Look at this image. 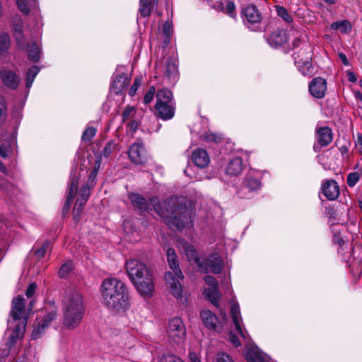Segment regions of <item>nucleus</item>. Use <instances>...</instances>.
I'll use <instances>...</instances> for the list:
<instances>
[{"label":"nucleus","instance_id":"1","mask_svg":"<svg viewBox=\"0 0 362 362\" xmlns=\"http://www.w3.org/2000/svg\"><path fill=\"white\" fill-rule=\"evenodd\" d=\"M139 213L153 209L165 223L173 230L179 231L193 228L194 209L192 205H134Z\"/></svg>","mask_w":362,"mask_h":362},{"label":"nucleus","instance_id":"2","mask_svg":"<svg viewBox=\"0 0 362 362\" xmlns=\"http://www.w3.org/2000/svg\"><path fill=\"white\" fill-rule=\"evenodd\" d=\"M103 303L109 310L119 314L124 313L129 306V293L126 285L115 278L105 279L100 288Z\"/></svg>","mask_w":362,"mask_h":362},{"label":"nucleus","instance_id":"3","mask_svg":"<svg viewBox=\"0 0 362 362\" xmlns=\"http://www.w3.org/2000/svg\"><path fill=\"white\" fill-rule=\"evenodd\" d=\"M126 270L137 291L144 298H151L154 291L153 274L147 266L137 260L126 262Z\"/></svg>","mask_w":362,"mask_h":362},{"label":"nucleus","instance_id":"4","mask_svg":"<svg viewBox=\"0 0 362 362\" xmlns=\"http://www.w3.org/2000/svg\"><path fill=\"white\" fill-rule=\"evenodd\" d=\"M63 326L72 330L81 322L84 315V305L80 293L70 289L64 300Z\"/></svg>","mask_w":362,"mask_h":362},{"label":"nucleus","instance_id":"5","mask_svg":"<svg viewBox=\"0 0 362 362\" xmlns=\"http://www.w3.org/2000/svg\"><path fill=\"white\" fill-rule=\"evenodd\" d=\"M166 256L169 267L173 272H167L165 274V279L173 296L179 298L182 296V289L178 279H182L184 276L179 267L175 250L172 247L168 248Z\"/></svg>","mask_w":362,"mask_h":362},{"label":"nucleus","instance_id":"6","mask_svg":"<svg viewBox=\"0 0 362 362\" xmlns=\"http://www.w3.org/2000/svg\"><path fill=\"white\" fill-rule=\"evenodd\" d=\"M175 112V103L173 93L167 88L159 90L156 93L155 115L163 120H168L174 117Z\"/></svg>","mask_w":362,"mask_h":362},{"label":"nucleus","instance_id":"7","mask_svg":"<svg viewBox=\"0 0 362 362\" xmlns=\"http://www.w3.org/2000/svg\"><path fill=\"white\" fill-rule=\"evenodd\" d=\"M240 16L244 25L253 31L257 30L263 20L261 11L254 4L243 6L241 8Z\"/></svg>","mask_w":362,"mask_h":362},{"label":"nucleus","instance_id":"8","mask_svg":"<svg viewBox=\"0 0 362 362\" xmlns=\"http://www.w3.org/2000/svg\"><path fill=\"white\" fill-rule=\"evenodd\" d=\"M195 263L199 269L206 273L209 270L218 274L222 272L223 260L221 256L217 253H214L206 257L205 259L196 258Z\"/></svg>","mask_w":362,"mask_h":362},{"label":"nucleus","instance_id":"9","mask_svg":"<svg viewBox=\"0 0 362 362\" xmlns=\"http://www.w3.org/2000/svg\"><path fill=\"white\" fill-rule=\"evenodd\" d=\"M168 333L169 337L177 344L184 339L186 329L180 318L174 317L169 321Z\"/></svg>","mask_w":362,"mask_h":362},{"label":"nucleus","instance_id":"10","mask_svg":"<svg viewBox=\"0 0 362 362\" xmlns=\"http://www.w3.org/2000/svg\"><path fill=\"white\" fill-rule=\"evenodd\" d=\"M129 158L136 165H143L147 162L146 151L142 142H135L129 148Z\"/></svg>","mask_w":362,"mask_h":362},{"label":"nucleus","instance_id":"11","mask_svg":"<svg viewBox=\"0 0 362 362\" xmlns=\"http://www.w3.org/2000/svg\"><path fill=\"white\" fill-rule=\"evenodd\" d=\"M10 315L13 321H22L24 317L28 319V315L25 314V300L21 295L13 299Z\"/></svg>","mask_w":362,"mask_h":362},{"label":"nucleus","instance_id":"12","mask_svg":"<svg viewBox=\"0 0 362 362\" xmlns=\"http://www.w3.org/2000/svg\"><path fill=\"white\" fill-rule=\"evenodd\" d=\"M316 138L317 145H314L313 148L319 152L322 147L328 146L333 139V133L331 128L322 127L316 129Z\"/></svg>","mask_w":362,"mask_h":362},{"label":"nucleus","instance_id":"13","mask_svg":"<svg viewBox=\"0 0 362 362\" xmlns=\"http://www.w3.org/2000/svg\"><path fill=\"white\" fill-rule=\"evenodd\" d=\"M293 57L296 65L303 75L311 76L313 74L314 67L312 58L309 54L303 57L299 53H295Z\"/></svg>","mask_w":362,"mask_h":362},{"label":"nucleus","instance_id":"14","mask_svg":"<svg viewBox=\"0 0 362 362\" xmlns=\"http://www.w3.org/2000/svg\"><path fill=\"white\" fill-rule=\"evenodd\" d=\"M309 92L315 98L322 99L327 90V81L322 77L314 78L309 84Z\"/></svg>","mask_w":362,"mask_h":362},{"label":"nucleus","instance_id":"15","mask_svg":"<svg viewBox=\"0 0 362 362\" xmlns=\"http://www.w3.org/2000/svg\"><path fill=\"white\" fill-rule=\"evenodd\" d=\"M245 358L247 362H269V358L256 346L246 347Z\"/></svg>","mask_w":362,"mask_h":362},{"label":"nucleus","instance_id":"16","mask_svg":"<svg viewBox=\"0 0 362 362\" xmlns=\"http://www.w3.org/2000/svg\"><path fill=\"white\" fill-rule=\"evenodd\" d=\"M288 40L286 32L283 29L274 30L267 38L268 43L273 47L278 48L287 43Z\"/></svg>","mask_w":362,"mask_h":362},{"label":"nucleus","instance_id":"17","mask_svg":"<svg viewBox=\"0 0 362 362\" xmlns=\"http://www.w3.org/2000/svg\"><path fill=\"white\" fill-rule=\"evenodd\" d=\"M129 83L130 78L124 73H118L113 76L110 88L115 94L118 95L122 93Z\"/></svg>","mask_w":362,"mask_h":362},{"label":"nucleus","instance_id":"18","mask_svg":"<svg viewBox=\"0 0 362 362\" xmlns=\"http://www.w3.org/2000/svg\"><path fill=\"white\" fill-rule=\"evenodd\" d=\"M27 325V317H24L23 320L19 321L16 325L12 331L11 334L9 336L7 346L11 348V346H14L16 343L18 339H21L23 337L25 327Z\"/></svg>","mask_w":362,"mask_h":362},{"label":"nucleus","instance_id":"19","mask_svg":"<svg viewBox=\"0 0 362 362\" xmlns=\"http://www.w3.org/2000/svg\"><path fill=\"white\" fill-rule=\"evenodd\" d=\"M0 78L8 88L15 90L18 87L20 79L14 71L3 70L0 72Z\"/></svg>","mask_w":362,"mask_h":362},{"label":"nucleus","instance_id":"20","mask_svg":"<svg viewBox=\"0 0 362 362\" xmlns=\"http://www.w3.org/2000/svg\"><path fill=\"white\" fill-rule=\"evenodd\" d=\"M214 8L218 11H221L230 18L235 19L237 17L236 6L231 0H221L216 1L214 4Z\"/></svg>","mask_w":362,"mask_h":362},{"label":"nucleus","instance_id":"21","mask_svg":"<svg viewBox=\"0 0 362 362\" xmlns=\"http://www.w3.org/2000/svg\"><path fill=\"white\" fill-rule=\"evenodd\" d=\"M323 194L329 201L335 200L339 195V187L335 180H327L322 186Z\"/></svg>","mask_w":362,"mask_h":362},{"label":"nucleus","instance_id":"22","mask_svg":"<svg viewBox=\"0 0 362 362\" xmlns=\"http://www.w3.org/2000/svg\"><path fill=\"white\" fill-rule=\"evenodd\" d=\"M192 160L194 165L200 168H206L210 162L208 153L202 148H197L193 152Z\"/></svg>","mask_w":362,"mask_h":362},{"label":"nucleus","instance_id":"23","mask_svg":"<svg viewBox=\"0 0 362 362\" xmlns=\"http://www.w3.org/2000/svg\"><path fill=\"white\" fill-rule=\"evenodd\" d=\"M243 169V159L240 157L237 156L231 159L228 163L226 168V173L230 175L238 176L242 173Z\"/></svg>","mask_w":362,"mask_h":362},{"label":"nucleus","instance_id":"24","mask_svg":"<svg viewBox=\"0 0 362 362\" xmlns=\"http://www.w3.org/2000/svg\"><path fill=\"white\" fill-rule=\"evenodd\" d=\"M203 324L212 330H216L218 327V319L217 316L210 310H203L200 313Z\"/></svg>","mask_w":362,"mask_h":362},{"label":"nucleus","instance_id":"25","mask_svg":"<svg viewBox=\"0 0 362 362\" xmlns=\"http://www.w3.org/2000/svg\"><path fill=\"white\" fill-rule=\"evenodd\" d=\"M132 204H159V199L157 196L148 197L142 196L138 193H129L128 195Z\"/></svg>","mask_w":362,"mask_h":362},{"label":"nucleus","instance_id":"26","mask_svg":"<svg viewBox=\"0 0 362 362\" xmlns=\"http://www.w3.org/2000/svg\"><path fill=\"white\" fill-rule=\"evenodd\" d=\"M243 187L249 192H256L261 189L262 182L259 177L248 174L243 182Z\"/></svg>","mask_w":362,"mask_h":362},{"label":"nucleus","instance_id":"27","mask_svg":"<svg viewBox=\"0 0 362 362\" xmlns=\"http://www.w3.org/2000/svg\"><path fill=\"white\" fill-rule=\"evenodd\" d=\"M78 182V176L73 175L71 177L64 204H71L73 202L74 197L77 194Z\"/></svg>","mask_w":362,"mask_h":362},{"label":"nucleus","instance_id":"28","mask_svg":"<svg viewBox=\"0 0 362 362\" xmlns=\"http://www.w3.org/2000/svg\"><path fill=\"white\" fill-rule=\"evenodd\" d=\"M195 197L194 198L192 194H191V190L189 189V198L185 200V197L181 196L178 197L176 195L171 196L168 198L167 204H195L197 202H201L199 199L201 197V194H198L197 192H195Z\"/></svg>","mask_w":362,"mask_h":362},{"label":"nucleus","instance_id":"29","mask_svg":"<svg viewBox=\"0 0 362 362\" xmlns=\"http://www.w3.org/2000/svg\"><path fill=\"white\" fill-rule=\"evenodd\" d=\"M230 314L233 319V324L235 327L236 330L243 337L245 338V335L241 328L240 325V312L239 307L237 304H233L230 308Z\"/></svg>","mask_w":362,"mask_h":362},{"label":"nucleus","instance_id":"30","mask_svg":"<svg viewBox=\"0 0 362 362\" xmlns=\"http://www.w3.org/2000/svg\"><path fill=\"white\" fill-rule=\"evenodd\" d=\"M158 0H140L139 12L142 18L150 16L151 11L153 7V4L157 2Z\"/></svg>","mask_w":362,"mask_h":362},{"label":"nucleus","instance_id":"31","mask_svg":"<svg viewBox=\"0 0 362 362\" xmlns=\"http://www.w3.org/2000/svg\"><path fill=\"white\" fill-rule=\"evenodd\" d=\"M13 31L15 33V37L16 38L17 45L19 48H23V45L21 42V40H23V22L21 18L15 19L13 21Z\"/></svg>","mask_w":362,"mask_h":362},{"label":"nucleus","instance_id":"32","mask_svg":"<svg viewBox=\"0 0 362 362\" xmlns=\"http://www.w3.org/2000/svg\"><path fill=\"white\" fill-rule=\"evenodd\" d=\"M101 165L100 158H98L94 163V167L90 171L87 182L86 185H88L89 187H94L96 184V177Z\"/></svg>","mask_w":362,"mask_h":362},{"label":"nucleus","instance_id":"33","mask_svg":"<svg viewBox=\"0 0 362 362\" xmlns=\"http://www.w3.org/2000/svg\"><path fill=\"white\" fill-rule=\"evenodd\" d=\"M94 187H89L88 185H84L80 189L75 204H85L90 196V190Z\"/></svg>","mask_w":362,"mask_h":362},{"label":"nucleus","instance_id":"34","mask_svg":"<svg viewBox=\"0 0 362 362\" xmlns=\"http://www.w3.org/2000/svg\"><path fill=\"white\" fill-rule=\"evenodd\" d=\"M206 298L215 306H218V300L220 298V293L218 288H209L205 290Z\"/></svg>","mask_w":362,"mask_h":362},{"label":"nucleus","instance_id":"35","mask_svg":"<svg viewBox=\"0 0 362 362\" xmlns=\"http://www.w3.org/2000/svg\"><path fill=\"white\" fill-rule=\"evenodd\" d=\"M27 51L28 52V59L31 61L37 62L40 59V49L38 45L33 42L31 45L28 46Z\"/></svg>","mask_w":362,"mask_h":362},{"label":"nucleus","instance_id":"36","mask_svg":"<svg viewBox=\"0 0 362 362\" xmlns=\"http://www.w3.org/2000/svg\"><path fill=\"white\" fill-rule=\"evenodd\" d=\"M331 28L333 30L341 29L342 33H347L351 30L352 26L348 20H343L332 23Z\"/></svg>","mask_w":362,"mask_h":362},{"label":"nucleus","instance_id":"37","mask_svg":"<svg viewBox=\"0 0 362 362\" xmlns=\"http://www.w3.org/2000/svg\"><path fill=\"white\" fill-rule=\"evenodd\" d=\"M136 112V109L131 105H127L123 112H122V122L125 123L128 120L134 119Z\"/></svg>","mask_w":362,"mask_h":362},{"label":"nucleus","instance_id":"38","mask_svg":"<svg viewBox=\"0 0 362 362\" xmlns=\"http://www.w3.org/2000/svg\"><path fill=\"white\" fill-rule=\"evenodd\" d=\"M40 69L37 66H31L27 71L25 86L27 88H30L33 82L38 74Z\"/></svg>","mask_w":362,"mask_h":362},{"label":"nucleus","instance_id":"39","mask_svg":"<svg viewBox=\"0 0 362 362\" xmlns=\"http://www.w3.org/2000/svg\"><path fill=\"white\" fill-rule=\"evenodd\" d=\"M202 139L205 142L208 143H220L222 140V136L220 134L213 132H205L202 136Z\"/></svg>","mask_w":362,"mask_h":362},{"label":"nucleus","instance_id":"40","mask_svg":"<svg viewBox=\"0 0 362 362\" xmlns=\"http://www.w3.org/2000/svg\"><path fill=\"white\" fill-rule=\"evenodd\" d=\"M11 46V37L6 33H0V54L7 51Z\"/></svg>","mask_w":362,"mask_h":362},{"label":"nucleus","instance_id":"41","mask_svg":"<svg viewBox=\"0 0 362 362\" xmlns=\"http://www.w3.org/2000/svg\"><path fill=\"white\" fill-rule=\"evenodd\" d=\"M277 15L281 17L285 22L291 24L293 23V17L288 13V11L281 6H275Z\"/></svg>","mask_w":362,"mask_h":362},{"label":"nucleus","instance_id":"42","mask_svg":"<svg viewBox=\"0 0 362 362\" xmlns=\"http://www.w3.org/2000/svg\"><path fill=\"white\" fill-rule=\"evenodd\" d=\"M57 317V310L54 309L47 314H46L42 320L40 321L42 323V329L45 330L46 328H47L52 321L55 320Z\"/></svg>","mask_w":362,"mask_h":362},{"label":"nucleus","instance_id":"43","mask_svg":"<svg viewBox=\"0 0 362 362\" xmlns=\"http://www.w3.org/2000/svg\"><path fill=\"white\" fill-rule=\"evenodd\" d=\"M177 72V66L175 61L173 59H168L165 71L166 75L170 78L175 76Z\"/></svg>","mask_w":362,"mask_h":362},{"label":"nucleus","instance_id":"44","mask_svg":"<svg viewBox=\"0 0 362 362\" xmlns=\"http://www.w3.org/2000/svg\"><path fill=\"white\" fill-rule=\"evenodd\" d=\"M73 269V263L68 262L64 263L59 269L58 274L59 277L66 278Z\"/></svg>","mask_w":362,"mask_h":362},{"label":"nucleus","instance_id":"45","mask_svg":"<svg viewBox=\"0 0 362 362\" xmlns=\"http://www.w3.org/2000/svg\"><path fill=\"white\" fill-rule=\"evenodd\" d=\"M96 134V129L94 127H88L82 134V140L85 142H90Z\"/></svg>","mask_w":362,"mask_h":362},{"label":"nucleus","instance_id":"46","mask_svg":"<svg viewBox=\"0 0 362 362\" xmlns=\"http://www.w3.org/2000/svg\"><path fill=\"white\" fill-rule=\"evenodd\" d=\"M141 124V122L136 119H132L127 124V132L132 134H134Z\"/></svg>","mask_w":362,"mask_h":362},{"label":"nucleus","instance_id":"47","mask_svg":"<svg viewBox=\"0 0 362 362\" xmlns=\"http://www.w3.org/2000/svg\"><path fill=\"white\" fill-rule=\"evenodd\" d=\"M7 105L4 97L0 96V122H2L6 118Z\"/></svg>","mask_w":362,"mask_h":362},{"label":"nucleus","instance_id":"48","mask_svg":"<svg viewBox=\"0 0 362 362\" xmlns=\"http://www.w3.org/2000/svg\"><path fill=\"white\" fill-rule=\"evenodd\" d=\"M360 175L358 172L350 173L346 178L347 185L352 187H354L359 180Z\"/></svg>","mask_w":362,"mask_h":362},{"label":"nucleus","instance_id":"49","mask_svg":"<svg viewBox=\"0 0 362 362\" xmlns=\"http://www.w3.org/2000/svg\"><path fill=\"white\" fill-rule=\"evenodd\" d=\"M141 83H142V77L141 76H137L134 78V81L129 90V95L130 96L132 97L136 94L139 87L141 85Z\"/></svg>","mask_w":362,"mask_h":362},{"label":"nucleus","instance_id":"50","mask_svg":"<svg viewBox=\"0 0 362 362\" xmlns=\"http://www.w3.org/2000/svg\"><path fill=\"white\" fill-rule=\"evenodd\" d=\"M115 148L116 144L113 141H108L104 146L103 151V156L106 158L109 157L111 155L112 152L115 149Z\"/></svg>","mask_w":362,"mask_h":362},{"label":"nucleus","instance_id":"51","mask_svg":"<svg viewBox=\"0 0 362 362\" xmlns=\"http://www.w3.org/2000/svg\"><path fill=\"white\" fill-rule=\"evenodd\" d=\"M295 39L293 42V48H297L300 46L303 41H304L303 36L305 35L303 32H299L298 30H295Z\"/></svg>","mask_w":362,"mask_h":362},{"label":"nucleus","instance_id":"52","mask_svg":"<svg viewBox=\"0 0 362 362\" xmlns=\"http://www.w3.org/2000/svg\"><path fill=\"white\" fill-rule=\"evenodd\" d=\"M155 93H156V88L154 86L150 87V88L148 89V90L144 95V102L146 104H149L150 103H151L154 98Z\"/></svg>","mask_w":362,"mask_h":362},{"label":"nucleus","instance_id":"53","mask_svg":"<svg viewBox=\"0 0 362 362\" xmlns=\"http://www.w3.org/2000/svg\"><path fill=\"white\" fill-rule=\"evenodd\" d=\"M83 205H74L73 208V218L75 222L79 221L80 216L83 211Z\"/></svg>","mask_w":362,"mask_h":362},{"label":"nucleus","instance_id":"54","mask_svg":"<svg viewBox=\"0 0 362 362\" xmlns=\"http://www.w3.org/2000/svg\"><path fill=\"white\" fill-rule=\"evenodd\" d=\"M49 245V242L47 240L43 243L40 248L36 250L35 254L39 259L43 258L45 257Z\"/></svg>","mask_w":362,"mask_h":362},{"label":"nucleus","instance_id":"55","mask_svg":"<svg viewBox=\"0 0 362 362\" xmlns=\"http://www.w3.org/2000/svg\"><path fill=\"white\" fill-rule=\"evenodd\" d=\"M216 362H233L230 356L223 352L218 353L216 356Z\"/></svg>","mask_w":362,"mask_h":362},{"label":"nucleus","instance_id":"56","mask_svg":"<svg viewBox=\"0 0 362 362\" xmlns=\"http://www.w3.org/2000/svg\"><path fill=\"white\" fill-rule=\"evenodd\" d=\"M19 10L26 15L30 13V9L26 4V0H16Z\"/></svg>","mask_w":362,"mask_h":362},{"label":"nucleus","instance_id":"57","mask_svg":"<svg viewBox=\"0 0 362 362\" xmlns=\"http://www.w3.org/2000/svg\"><path fill=\"white\" fill-rule=\"evenodd\" d=\"M42 323L40 322H38L37 326H35L33 333H32V339H36L41 337V334L44 332L45 330L42 329Z\"/></svg>","mask_w":362,"mask_h":362},{"label":"nucleus","instance_id":"58","mask_svg":"<svg viewBox=\"0 0 362 362\" xmlns=\"http://www.w3.org/2000/svg\"><path fill=\"white\" fill-rule=\"evenodd\" d=\"M36 289H37L36 283L33 282V283L30 284L25 291V295H26L27 298H33L35 293Z\"/></svg>","mask_w":362,"mask_h":362},{"label":"nucleus","instance_id":"59","mask_svg":"<svg viewBox=\"0 0 362 362\" xmlns=\"http://www.w3.org/2000/svg\"><path fill=\"white\" fill-rule=\"evenodd\" d=\"M204 281L211 288H218V281L214 276H206L204 278Z\"/></svg>","mask_w":362,"mask_h":362},{"label":"nucleus","instance_id":"60","mask_svg":"<svg viewBox=\"0 0 362 362\" xmlns=\"http://www.w3.org/2000/svg\"><path fill=\"white\" fill-rule=\"evenodd\" d=\"M356 147L359 153L362 155V134H357V139L356 141Z\"/></svg>","mask_w":362,"mask_h":362},{"label":"nucleus","instance_id":"61","mask_svg":"<svg viewBox=\"0 0 362 362\" xmlns=\"http://www.w3.org/2000/svg\"><path fill=\"white\" fill-rule=\"evenodd\" d=\"M187 256L195 262L196 258H199L197 256L196 251L193 249L188 248L186 250Z\"/></svg>","mask_w":362,"mask_h":362},{"label":"nucleus","instance_id":"62","mask_svg":"<svg viewBox=\"0 0 362 362\" xmlns=\"http://www.w3.org/2000/svg\"><path fill=\"white\" fill-rule=\"evenodd\" d=\"M229 339H230V341L235 346V347H238L240 346V341L238 339V337L235 335V334H230V337H229Z\"/></svg>","mask_w":362,"mask_h":362},{"label":"nucleus","instance_id":"63","mask_svg":"<svg viewBox=\"0 0 362 362\" xmlns=\"http://www.w3.org/2000/svg\"><path fill=\"white\" fill-rule=\"evenodd\" d=\"M189 358L191 362H201L200 358L195 352H190Z\"/></svg>","mask_w":362,"mask_h":362},{"label":"nucleus","instance_id":"64","mask_svg":"<svg viewBox=\"0 0 362 362\" xmlns=\"http://www.w3.org/2000/svg\"><path fill=\"white\" fill-rule=\"evenodd\" d=\"M166 362H184L181 358L175 356H169L166 359Z\"/></svg>","mask_w":362,"mask_h":362}]
</instances>
